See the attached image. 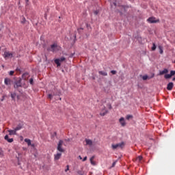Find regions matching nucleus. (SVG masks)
<instances>
[{
	"label": "nucleus",
	"instance_id": "f257e3e1",
	"mask_svg": "<svg viewBox=\"0 0 175 175\" xmlns=\"http://www.w3.org/2000/svg\"><path fill=\"white\" fill-rule=\"evenodd\" d=\"M124 146H125V143L121 142V143L116 144H112L111 148H112V150H116L118 148L122 149L123 148H124Z\"/></svg>",
	"mask_w": 175,
	"mask_h": 175
},
{
	"label": "nucleus",
	"instance_id": "f03ea898",
	"mask_svg": "<svg viewBox=\"0 0 175 175\" xmlns=\"http://www.w3.org/2000/svg\"><path fill=\"white\" fill-rule=\"evenodd\" d=\"M66 60V58L64 57H62L60 58H57L55 59V64H56V65H57V67L61 66V63L60 62H63Z\"/></svg>",
	"mask_w": 175,
	"mask_h": 175
},
{
	"label": "nucleus",
	"instance_id": "7ed1b4c3",
	"mask_svg": "<svg viewBox=\"0 0 175 175\" xmlns=\"http://www.w3.org/2000/svg\"><path fill=\"white\" fill-rule=\"evenodd\" d=\"M148 23H157L160 22L159 19H156L155 17H149L147 19Z\"/></svg>",
	"mask_w": 175,
	"mask_h": 175
},
{
	"label": "nucleus",
	"instance_id": "20e7f679",
	"mask_svg": "<svg viewBox=\"0 0 175 175\" xmlns=\"http://www.w3.org/2000/svg\"><path fill=\"white\" fill-rule=\"evenodd\" d=\"M108 113L109 111L106 109V107H103V108H101L99 115L100 116H105Z\"/></svg>",
	"mask_w": 175,
	"mask_h": 175
},
{
	"label": "nucleus",
	"instance_id": "39448f33",
	"mask_svg": "<svg viewBox=\"0 0 175 175\" xmlns=\"http://www.w3.org/2000/svg\"><path fill=\"white\" fill-rule=\"evenodd\" d=\"M64 142L62 140L59 141V144H57V150L60 152H64V150L62 148V145Z\"/></svg>",
	"mask_w": 175,
	"mask_h": 175
},
{
	"label": "nucleus",
	"instance_id": "423d86ee",
	"mask_svg": "<svg viewBox=\"0 0 175 175\" xmlns=\"http://www.w3.org/2000/svg\"><path fill=\"white\" fill-rule=\"evenodd\" d=\"M3 57L5 59L12 58L13 57V54L10 51H5Z\"/></svg>",
	"mask_w": 175,
	"mask_h": 175
},
{
	"label": "nucleus",
	"instance_id": "0eeeda50",
	"mask_svg": "<svg viewBox=\"0 0 175 175\" xmlns=\"http://www.w3.org/2000/svg\"><path fill=\"white\" fill-rule=\"evenodd\" d=\"M57 48V43H53V44L51 45V51L52 52H55Z\"/></svg>",
	"mask_w": 175,
	"mask_h": 175
},
{
	"label": "nucleus",
	"instance_id": "6e6552de",
	"mask_svg": "<svg viewBox=\"0 0 175 175\" xmlns=\"http://www.w3.org/2000/svg\"><path fill=\"white\" fill-rule=\"evenodd\" d=\"M173 88H174L173 82H169V83H167V90L168 91H172Z\"/></svg>",
	"mask_w": 175,
	"mask_h": 175
},
{
	"label": "nucleus",
	"instance_id": "1a4fd4ad",
	"mask_svg": "<svg viewBox=\"0 0 175 175\" xmlns=\"http://www.w3.org/2000/svg\"><path fill=\"white\" fill-rule=\"evenodd\" d=\"M4 83L6 85H11L12 81V79H10V78H5Z\"/></svg>",
	"mask_w": 175,
	"mask_h": 175
},
{
	"label": "nucleus",
	"instance_id": "9d476101",
	"mask_svg": "<svg viewBox=\"0 0 175 175\" xmlns=\"http://www.w3.org/2000/svg\"><path fill=\"white\" fill-rule=\"evenodd\" d=\"M119 122L121 124L122 126H126V122L124 120V118H120L119 119Z\"/></svg>",
	"mask_w": 175,
	"mask_h": 175
},
{
	"label": "nucleus",
	"instance_id": "9b49d317",
	"mask_svg": "<svg viewBox=\"0 0 175 175\" xmlns=\"http://www.w3.org/2000/svg\"><path fill=\"white\" fill-rule=\"evenodd\" d=\"M29 77V75L28 72H25L23 75H22V78L23 80L27 81Z\"/></svg>",
	"mask_w": 175,
	"mask_h": 175
},
{
	"label": "nucleus",
	"instance_id": "f8f14e48",
	"mask_svg": "<svg viewBox=\"0 0 175 175\" xmlns=\"http://www.w3.org/2000/svg\"><path fill=\"white\" fill-rule=\"evenodd\" d=\"M168 72H169L168 69L164 68L163 70H161V71L159 72V75H165V74L168 73Z\"/></svg>",
	"mask_w": 175,
	"mask_h": 175
},
{
	"label": "nucleus",
	"instance_id": "ddd939ff",
	"mask_svg": "<svg viewBox=\"0 0 175 175\" xmlns=\"http://www.w3.org/2000/svg\"><path fill=\"white\" fill-rule=\"evenodd\" d=\"M21 81H18L17 82H16L15 85H14V88L18 89V88L21 87Z\"/></svg>",
	"mask_w": 175,
	"mask_h": 175
},
{
	"label": "nucleus",
	"instance_id": "4468645a",
	"mask_svg": "<svg viewBox=\"0 0 175 175\" xmlns=\"http://www.w3.org/2000/svg\"><path fill=\"white\" fill-rule=\"evenodd\" d=\"M62 155V153H57V154H55V155H54V157H55V158H54L55 161L59 160V159L61 158Z\"/></svg>",
	"mask_w": 175,
	"mask_h": 175
},
{
	"label": "nucleus",
	"instance_id": "2eb2a0df",
	"mask_svg": "<svg viewBox=\"0 0 175 175\" xmlns=\"http://www.w3.org/2000/svg\"><path fill=\"white\" fill-rule=\"evenodd\" d=\"M8 132L10 135H16L17 131H16V129H14V130H9Z\"/></svg>",
	"mask_w": 175,
	"mask_h": 175
},
{
	"label": "nucleus",
	"instance_id": "dca6fc26",
	"mask_svg": "<svg viewBox=\"0 0 175 175\" xmlns=\"http://www.w3.org/2000/svg\"><path fill=\"white\" fill-rule=\"evenodd\" d=\"M85 142H86V145L92 146L93 144V142L90 139H85Z\"/></svg>",
	"mask_w": 175,
	"mask_h": 175
},
{
	"label": "nucleus",
	"instance_id": "f3484780",
	"mask_svg": "<svg viewBox=\"0 0 175 175\" xmlns=\"http://www.w3.org/2000/svg\"><path fill=\"white\" fill-rule=\"evenodd\" d=\"M95 157L94 156H92L90 159V163L91 165H96V163L95 161H94V159Z\"/></svg>",
	"mask_w": 175,
	"mask_h": 175
},
{
	"label": "nucleus",
	"instance_id": "a211bd4d",
	"mask_svg": "<svg viewBox=\"0 0 175 175\" xmlns=\"http://www.w3.org/2000/svg\"><path fill=\"white\" fill-rule=\"evenodd\" d=\"M5 139L6 141H8L9 143H12L14 142V139L12 138V139H9L8 135H5Z\"/></svg>",
	"mask_w": 175,
	"mask_h": 175
},
{
	"label": "nucleus",
	"instance_id": "6ab92c4d",
	"mask_svg": "<svg viewBox=\"0 0 175 175\" xmlns=\"http://www.w3.org/2000/svg\"><path fill=\"white\" fill-rule=\"evenodd\" d=\"M98 74L103 76H107V72L103 70H99Z\"/></svg>",
	"mask_w": 175,
	"mask_h": 175
},
{
	"label": "nucleus",
	"instance_id": "aec40b11",
	"mask_svg": "<svg viewBox=\"0 0 175 175\" xmlns=\"http://www.w3.org/2000/svg\"><path fill=\"white\" fill-rule=\"evenodd\" d=\"M23 124H20L17 126V127L15 129L16 131H20L23 129Z\"/></svg>",
	"mask_w": 175,
	"mask_h": 175
},
{
	"label": "nucleus",
	"instance_id": "412c9836",
	"mask_svg": "<svg viewBox=\"0 0 175 175\" xmlns=\"http://www.w3.org/2000/svg\"><path fill=\"white\" fill-rule=\"evenodd\" d=\"M25 142L27 143L28 146H30L31 145V141L29 139H25Z\"/></svg>",
	"mask_w": 175,
	"mask_h": 175
},
{
	"label": "nucleus",
	"instance_id": "4be33fe9",
	"mask_svg": "<svg viewBox=\"0 0 175 175\" xmlns=\"http://www.w3.org/2000/svg\"><path fill=\"white\" fill-rule=\"evenodd\" d=\"M158 48H159V53H160V54H163V46H161V45H159V46H158Z\"/></svg>",
	"mask_w": 175,
	"mask_h": 175
},
{
	"label": "nucleus",
	"instance_id": "5701e85b",
	"mask_svg": "<svg viewBox=\"0 0 175 175\" xmlns=\"http://www.w3.org/2000/svg\"><path fill=\"white\" fill-rule=\"evenodd\" d=\"M11 97L12 100H15L16 97V93H11Z\"/></svg>",
	"mask_w": 175,
	"mask_h": 175
},
{
	"label": "nucleus",
	"instance_id": "b1692460",
	"mask_svg": "<svg viewBox=\"0 0 175 175\" xmlns=\"http://www.w3.org/2000/svg\"><path fill=\"white\" fill-rule=\"evenodd\" d=\"M164 78L166 79H171L172 75H170V74H165V75H164Z\"/></svg>",
	"mask_w": 175,
	"mask_h": 175
},
{
	"label": "nucleus",
	"instance_id": "393cba45",
	"mask_svg": "<svg viewBox=\"0 0 175 175\" xmlns=\"http://www.w3.org/2000/svg\"><path fill=\"white\" fill-rule=\"evenodd\" d=\"M143 159L142 156H139L136 158V161L138 162H141V161Z\"/></svg>",
	"mask_w": 175,
	"mask_h": 175
},
{
	"label": "nucleus",
	"instance_id": "a878e982",
	"mask_svg": "<svg viewBox=\"0 0 175 175\" xmlns=\"http://www.w3.org/2000/svg\"><path fill=\"white\" fill-rule=\"evenodd\" d=\"M4 157V152L1 148H0V157L2 158Z\"/></svg>",
	"mask_w": 175,
	"mask_h": 175
},
{
	"label": "nucleus",
	"instance_id": "bb28decb",
	"mask_svg": "<svg viewBox=\"0 0 175 175\" xmlns=\"http://www.w3.org/2000/svg\"><path fill=\"white\" fill-rule=\"evenodd\" d=\"M157 49V46L155 44V43H152V46L151 48L152 51H155Z\"/></svg>",
	"mask_w": 175,
	"mask_h": 175
},
{
	"label": "nucleus",
	"instance_id": "cd10ccee",
	"mask_svg": "<svg viewBox=\"0 0 175 175\" xmlns=\"http://www.w3.org/2000/svg\"><path fill=\"white\" fill-rule=\"evenodd\" d=\"M133 118V115H126V119L128 120Z\"/></svg>",
	"mask_w": 175,
	"mask_h": 175
},
{
	"label": "nucleus",
	"instance_id": "c85d7f7f",
	"mask_svg": "<svg viewBox=\"0 0 175 175\" xmlns=\"http://www.w3.org/2000/svg\"><path fill=\"white\" fill-rule=\"evenodd\" d=\"M26 18H25V17H23V18H22V21H21V23L22 24H25V23H26Z\"/></svg>",
	"mask_w": 175,
	"mask_h": 175
},
{
	"label": "nucleus",
	"instance_id": "c756f323",
	"mask_svg": "<svg viewBox=\"0 0 175 175\" xmlns=\"http://www.w3.org/2000/svg\"><path fill=\"white\" fill-rule=\"evenodd\" d=\"M148 79V75H144V76L142 77V79H143L144 81H146V80H147Z\"/></svg>",
	"mask_w": 175,
	"mask_h": 175
},
{
	"label": "nucleus",
	"instance_id": "7c9ffc66",
	"mask_svg": "<svg viewBox=\"0 0 175 175\" xmlns=\"http://www.w3.org/2000/svg\"><path fill=\"white\" fill-rule=\"evenodd\" d=\"M170 75H171V77L175 75V70H171L170 71Z\"/></svg>",
	"mask_w": 175,
	"mask_h": 175
},
{
	"label": "nucleus",
	"instance_id": "2f4dec72",
	"mask_svg": "<svg viewBox=\"0 0 175 175\" xmlns=\"http://www.w3.org/2000/svg\"><path fill=\"white\" fill-rule=\"evenodd\" d=\"M29 83L31 85H33V78H31V79H29Z\"/></svg>",
	"mask_w": 175,
	"mask_h": 175
},
{
	"label": "nucleus",
	"instance_id": "473e14b6",
	"mask_svg": "<svg viewBox=\"0 0 175 175\" xmlns=\"http://www.w3.org/2000/svg\"><path fill=\"white\" fill-rule=\"evenodd\" d=\"M111 73L112 75H116L117 71L115 70H111Z\"/></svg>",
	"mask_w": 175,
	"mask_h": 175
},
{
	"label": "nucleus",
	"instance_id": "72a5a7b5",
	"mask_svg": "<svg viewBox=\"0 0 175 175\" xmlns=\"http://www.w3.org/2000/svg\"><path fill=\"white\" fill-rule=\"evenodd\" d=\"M14 74V70H11V71L10 72V76H13Z\"/></svg>",
	"mask_w": 175,
	"mask_h": 175
},
{
	"label": "nucleus",
	"instance_id": "f704fd0d",
	"mask_svg": "<svg viewBox=\"0 0 175 175\" xmlns=\"http://www.w3.org/2000/svg\"><path fill=\"white\" fill-rule=\"evenodd\" d=\"M48 98L51 100L53 98V96L51 94H48Z\"/></svg>",
	"mask_w": 175,
	"mask_h": 175
},
{
	"label": "nucleus",
	"instance_id": "c9c22d12",
	"mask_svg": "<svg viewBox=\"0 0 175 175\" xmlns=\"http://www.w3.org/2000/svg\"><path fill=\"white\" fill-rule=\"evenodd\" d=\"M107 107L109 109H112L111 105V104H107Z\"/></svg>",
	"mask_w": 175,
	"mask_h": 175
},
{
	"label": "nucleus",
	"instance_id": "e433bc0d",
	"mask_svg": "<svg viewBox=\"0 0 175 175\" xmlns=\"http://www.w3.org/2000/svg\"><path fill=\"white\" fill-rule=\"evenodd\" d=\"M66 169L64 170V172H67L68 171H69V165L66 166Z\"/></svg>",
	"mask_w": 175,
	"mask_h": 175
},
{
	"label": "nucleus",
	"instance_id": "4c0bfd02",
	"mask_svg": "<svg viewBox=\"0 0 175 175\" xmlns=\"http://www.w3.org/2000/svg\"><path fill=\"white\" fill-rule=\"evenodd\" d=\"M87 159H88V157H85V158H83V159H82V161H87Z\"/></svg>",
	"mask_w": 175,
	"mask_h": 175
},
{
	"label": "nucleus",
	"instance_id": "58836bf2",
	"mask_svg": "<svg viewBox=\"0 0 175 175\" xmlns=\"http://www.w3.org/2000/svg\"><path fill=\"white\" fill-rule=\"evenodd\" d=\"M116 164V162H113V163H112L111 167H115Z\"/></svg>",
	"mask_w": 175,
	"mask_h": 175
},
{
	"label": "nucleus",
	"instance_id": "ea45409f",
	"mask_svg": "<svg viewBox=\"0 0 175 175\" xmlns=\"http://www.w3.org/2000/svg\"><path fill=\"white\" fill-rule=\"evenodd\" d=\"M4 99H5V96H3V97H2L1 100V101L3 102V101L4 100Z\"/></svg>",
	"mask_w": 175,
	"mask_h": 175
},
{
	"label": "nucleus",
	"instance_id": "a19ab883",
	"mask_svg": "<svg viewBox=\"0 0 175 175\" xmlns=\"http://www.w3.org/2000/svg\"><path fill=\"white\" fill-rule=\"evenodd\" d=\"M57 136V133H53V137H56Z\"/></svg>",
	"mask_w": 175,
	"mask_h": 175
},
{
	"label": "nucleus",
	"instance_id": "79ce46f5",
	"mask_svg": "<svg viewBox=\"0 0 175 175\" xmlns=\"http://www.w3.org/2000/svg\"><path fill=\"white\" fill-rule=\"evenodd\" d=\"M94 14H95V15H97L98 14V11H95Z\"/></svg>",
	"mask_w": 175,
	"mask_h": 175
},
{
	"label": "nucleus",
	"instance_id": "37998d69",
	"mask_svg": "<svg viewBox=\"0 0 175 175\" xmlns=\"http://www.w3.org/2000/svg\"><path fill=\"white\" fill-rule=\"evenodd\" d=\"M113 5H114V6H117V3H113Z\"/></svg>",
	"mask_w": 175,
	"mask_h": 175
},
{
	"label": "nucleus",
	"instance_id": "c03bdc74",
	"mask_svg": "<svg viewBox=\"0 0 175 175\" xmlns=\"http://www.w3.org/2000/svg\"><path fill=\"white\" fill-rule=\"evenodd\" d=\"M79 159L82 160V157L81 156L79 157Z\"/></svg>",
	"mask_w": 175,
	"mask_h": 175
},
{
	"label": "nucleus",
	"instance_id": "a18cd8bd",
	"mask_svg": "<svg viewBox=\"0 0 175 175\" xmlns=\"http://www.w3.org/2000/svg\"><path fill=\"white\" fill-rule=\"evenodd\" d=\"M172 81H175V77H174V78H172Z\"/></svg>",
	"mask_w": 175,
	"mask_h": 175
},
{
	"label": "nucleus",
	"instance_id": "49530a36",
	"mask_svg": "<svg viewBox=\"0 0 175 175\" xmlns=\"http://www.w3.org/2000/svg\"><path fill=\"white\" fill-rule=\"evenodd\" d=\"M154 77V75L153 74V75L151 77V78H153Z\"/></svg>",
	"mask_w": 175,
	"mask_h": 175
},
{
	"label": "nucleus",
	"instance_id": "de8ad7c7",
	"mask_svg": "<svg viewBox=\"0 0 175 175\" xmlns=\"http://www.w3.org/2000/svg\"><path fill=\"white\" fill-rule=\"evenodd\" d=\"M29 0H26V2L28 3Z\"/></svg>",
	"mask_w": 175,
	"mask_h": 175
},
{
	"label": "nucleus",
	"instance_id": "09e8293b",
	"mask_svg": "<svg viewBox=\"0 0 175 175\" xmlns=\"http://www.w3.org/2000/svg\"><path fill=\"white\" fill-rule=\"evenodd\" d=\"M17 98L19 99V96H17Z\"/></svg>",
	"mask_w": 175,
	"mask_h": 175
},
{
	"label": "nucleus",
	"instance_id": "8fccbe9b",
	"mask_svg": "<svg viewBox=\"0 0 175 175\" xmlns=\"http://www.w3.org/2000/svg\"><path fill=\"white\" fill-rule=\"evenodd\" d=\"M60 100H62V98H59Z\"/></svg>",
	"mask_w": 175,
	"mask_h": 175
},
{
	"label": "nucleus",
	"instance_id": "3c124183",
	"mask_svg": "<svg viewBox=\"0 0 175 175\" xmlns=\"http://www.w3.org/2000/svg\"><path fill=\"white\" fill-rule=\"evenodd\" d=\"M174 64H175V59H174Z\"/></svg>",
	"mask_w": 175,
	"mask_h": 175
}]
</instances>
